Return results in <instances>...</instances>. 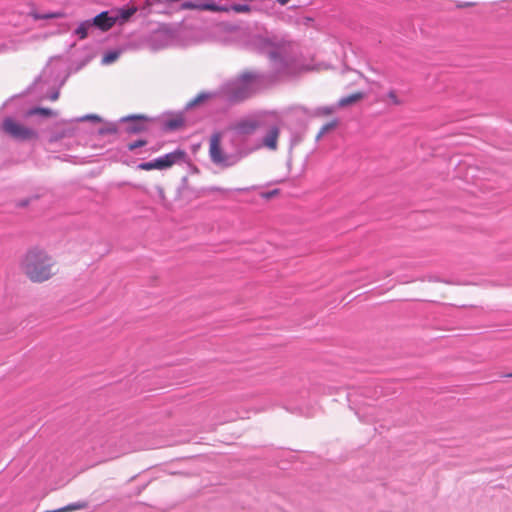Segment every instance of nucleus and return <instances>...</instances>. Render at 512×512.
Here are the masks:
<instances>
[{"label":"nucleus","instance_id":"23","mask_svg":"<svg viewBox=\"0 0 512 512\" xmlns=\"http://www.w3.org/2000/svg\"><path fill=\"white\" fill-rule=\"evenodd\" d=\"M80 121H94V122H101V117L96 114H89L81 117L79 119Z\"/></svg>","mask_w":512,"mask_h":512},{"label":"nucleus","instance_id":"13","mask_svg":"<svg viewBox=\"0 0 512 512\" xmlns=\"http://www.w3.org/2000/svg\"><path fill=\"white\" fill-rule=\"evenodd\" d=\"M34 115H41L44 117H52V116H55L56 113L50 108H41V107L32 108V109L28 110L26 113V116H34Z\"/></svg>","mask_w":512,"mask_h":512},{"label":"nucleus","instance_id":"29","mask_svg":"<svg viewBox=\"0 0 512 512\" xmlns=\"http://www.w3.org/2000/svg\"><path fill=\"white\" fill-rule=\"evenodd\" d=\"M275 194H277V190H275V191H273V192H271V193L263 194V196H264V197H266V198H269V197H271V196H273V195H275Z\"/></svg>","mask_w":512,"mask_h":512},{"label":"nucleus","instance_id":"20","mask_svg":"<svg viewBox=\"0 0 512 512\" xmlns=\"http://www.w3.org/2000/svg\"><path fill=\"white\" fill-rule=\"evenodd\" d=\"M119 54L117 52H109L104 55L103 63L110 64L114 62L118 58Z\"/></svg>","mask_w":512,"mask_h":512},{"label":"nucleus","instance_id":"15","mask_svg":"<svg viewBox=\"0 0 512 512\" xmlns=\"http://www.w3.org/2000/svg\"><path fill=\"white\" fill-rule=\"evenodd\" d=\"M87 507H88V503L87 502L79 501V502L71 503V504L66 505L64 507H61L60 511L61 512H72V511H77V510H83V509H86Z\"/></svg>","mask_w":512,"mask_h":512},{"label":"nucleus","instance_id":"12","mask_svg":"<svg viewBox=\"0 0 512 512\" xmlns=\"http://www.w3.org/2000/svg\"><path fill=\"white\" fill-rule=\"evenodd\" d=\"M382 101L387 105L400 106L404 101L399 97L396 90H389L382 98Z\"/></svg>","mask_w":512,"mask_h":512},{"label":"nucleus","instance_id":"24","mask_svg":"<svg viewBox=\"0 0 512 512\" xmlns=\"http://www.w3.org/2000/svg\"><path fill=\"white\" fill-rule=\"evenodd\" d=\"M209 98H210L209 94L201 93L191 102V104L192 105H196V104H199V103H201V102H203V101H205V100H207Z\"/></svg>","mask_w":512,"mask_h":512},{"label":"nucleus","instance_id":"19","mask_svg":"<svg viewBox=\"0 0 512 512\" xmlns=\"http://www.w3.org/2000/svg\"><path fill=\"white\" fill-rule=\"evenodd\" d=\"M33 17H34V19H37V20L38 19H50V18H62V17H64V14L61 12L44 14V15L33 14Z\"/></svg>","mask_w":512,"mask_h":512},{"label":"nucleus","instance_id":"31","mask_svg":"<svg viewBox=\"0 0 512 512\" xmlns=\"http://www.w3.org/2000/svg\"><path fill=\"white\" fill-rule=\"evenodd\" d=\"M44 512H61V511H60V508H59V509H55V510H47V511H44Z\"/></svg>","mask_w":512,"mask_h":512},{"label":"nucleus","instance_id":"28","mask_svg":"<svg viewBox=\"0 0 512 512\" xmlns=\"http://www.w3.org/2000/svg\"><path fill=\"white\" fill-rule=\"evenodd\" d=\"M58 98H59V92H58V91H55V92H53V93L50 95V100H51V101H56Z\"/></svg>","mask_w":512,"mask_h":512},{"label":"nucleus","instance_id":"17","mask_svg":"<svg viewBox=\"0 0 512 512\" xmlns=\"http://www.w3.org/2000/svg\"><path fill=\"white\" fill-rule=\"evenodd\" d=\"M228 8V6H226ZM229 11H234L236 13H249L251 11V7L246 4H233L229 7Z\"/></svg>","mask_w":512,"mask_h":512},{"label":"nucleus","instance_id":"14","mask_svg":"<svg viewBox=\"0 0 512 512\" xmlns=\"http://www.w3.org/2000/svg\"><path fill=\"white\" fill-rule=\"evenodd\" d=\"M92 27L90 21H84L79 24L77 29L75 30V34L81 39H85L88 36V30Z\"/></svg>","mask_w":512,"mask_h":512},{"label":"nucleus","instance_id":"1","mask_svg":"<svg viewBox=\"0 0 512 512\" xmlns=\"http://www.w3.org/2000/svg\"><path fill=\"white\" fill-rule=\"evenodd\" d=\"M19 266L25 277L37 284L51 280L58 273L56 260L47 250L40 247L28 249Z\"/></svg>","mask_w":512,"mask_h":512},{"label":"nucleus","instance_id":"16","mask_svg":"<svg viewBox=\"0 0 512 512\" xmlns=\"http://www.w3.org/2000/svg\"><path fill=\"white\" fill-rule=\"evenodd\" d=\"M337 125H338V121L337 120H333V121H331L329 123L324 124L321 127V129H320V131H319V133H318V135L316 137L317 140H319L321 137H323L328 131L335 129L337 127Z\"/></svg>","mask_w":512,"mask_h":512},{"label":"nucleus","instance_id":"18","mask_svg":"<svg viewBox=\"0 0 512 512\" xmlns=\"http://www.w3.org/2000/svg\"><path fill=\"white\" fill-rule=\"evenodd\" d=\"M117 127L115 124H108L105 127H102L99 129L100 135H107V134H116L117 133Z\"/></svg>","mask_w":512,"mask_h":512},{"label":"nucleus","instance_id":"21","mask_svg":"<svg viewBox=\"0 0 512 512\" xmlns=\"http://www.w3.org/2000/svg\"><path fill=\"white\" fill-rule=\"evenodd\" d=\"M333 112L334 108L329 106L320 107L316 110V114L320 116H328L331 115Z\"/></svg>","mask_w":512,"mask_h":512},{"label":"nucleus","instance_id":"6","mask_svg":"<svg viewBox=\"0 0 512 512\" xmlns=\"http://www.w3.org/2000/svg\"><path fill=\"white\" fill-rule=\"evenodd\" d=\"M127 134H139L148 130L152 119L145 115H128L121 118Z\"/></svg>","mask_w":512,"mask_h":512},{"label":"nucleus","instance_id":"9","mask_svg":"<svg viewBox=\"0 0 512 512\" xmlns=\"http://www.w3.org/2000/svg\"><path fill=\"white\" fill-rule=\"evenodd\" d=\"M280 130L278 127H272L263 139V144L270 150H276L278 147V138Z\"/></svg>","mask_w":512,"mask_h":512},{"label":"nucleus","instance_id":"8","mask_svg":"<svg viewBox=\"0 0 512 512\" xmlns=\"http://www.w3.org/2000/svg\"><path fill=\"white\" fill-rule=\"evenodd\" d=\"M90 22H91L92 26H95L102 31H108L109 29H111L114 26L116 19L113 17H110L108 15V12H101L100 14L95 16L93 18V20Z\"/></svg>","mask_w":512,"mask_h":512},{"label":"nucleus","instance_id":"2","mask_svg":"<svg viewBox=\"0 0 512 512\" xmlns=\"http://www.w3.org/2000/svg\"><path fill=\"white\" fill-rule=\"evenodd\" d=\"M255 79L256 76L253 73H243L240 78L224 88L226 100L229 103L235 104L248 99L253 94L251 84Z\"/></svg>","mask_w":512,"mask_h":512},{"label":"nucleus","instance_id":"4","mask_svg":"<svg viewBox=\"0 0 512 512\" xmlns=\"http://www.w3.org/2000/svg\"><path fill=\"white\" fill-rule=\"evenodd\" d=\"M185 155L183 150L178 149L152 161L140 163L138 169L144 171L167 169L183 160Z\"/></svg>","mask_w":512,"mask_h":512},{"label":"nucleus","instance_id":"5","mask_svg":"<svg viewBox=\"0 0 512 512\" xmlns=\"http://www.w3.org/2000/svg\"><path fill=\"white\" fill-rule=\"evenodd\" d=\"M209 157L217 166H230V157L222 147V134L220 132H214L209 138Z\"/></svg>","mask_w":512,"mask_h":512},{"label":"nucleus","instance_id":"11","mask_svg":"<svg viewBox=\"0 0 512 512\" xmlns=\"http://www.w3.org/2000/svg\"><path fill=\"white\" fill-rule=\"evenodd\" d=\"M258 123L254 120H243L236 123L233 129L241 134H251L258 128Z\"/></svg>","mask_w":512,"mask_h":512},{"label":"nucleus","instance_id":"32","mask_svg":"<svg viewBox=\"0 0 512 512\" xmlns=\"http://www.w3.org/2000/svg\"><path fill=\"white\" fill-rule=\"evenodd\" d=\"M509 377H512V373L508 375Z\"/></svg>","mask_w":512,"mask_h":512},{"label":"nucleus","instance_id":"3","mask_svg":"<svg viewBox=\"0 0 512 512\" xmlns=\"http://www.w3.org/2000/svg\"><path fill=\"white\" fill-rule=\"evenodd\" d=\"M3 131L10 137L19 141H29L38 138L35 130L15 121L12 118H5L2 123Z\"/></svg>","mask_w":512,"mask_h":512},{"label":"nucleus","instance_id":"10","mask_svg":"<svg viewBox=\"0 0 512 512\" xmlns=\"http://www.w3.org/2000/svg\"><path fill=\"white\" fill-rule=\"evenodd\" d=\"M365 98V93L361 91H357L355 93H352L348 96L342 97L339 99L337 106L339 108H345L348 106H352L360 101H362Z\"/></svg>","mask_w":512,"mask_h":512},{"label":"nucleus","instance_id":"22","mask_svg":"<svg viewBox=\"0 0 512 512\" xmlns=\"http://www.w3.org/2000/svg\"><path fill=\"white\" fill-rule=\"evenodd\" d=\"M147 144V141L146 140H137V141H134V142H131L128 144V149L130 151H133L139 147H142V146H145Z\"/></svg>","mask_w":512,"mask_h":512},{"label":"nucleus","instance_id":"26","mask_svg":"<svg viewBox=\"0 0 512 512\" xmlns=\"http://www.w3.org/2000/svg\"><path fill=\"white\" fill-rule=\"evenodd\" d=\"M181 124H182V122L180 120H172L167 123V127L169 129H176V128L180 127Z\"/></svg>","mask_w":512,"mask_h":512},{"label":"nucleus","instance_id":"30","mask_svg":"<svg viewBox=\"0 0 512 512\" xmlns=\"http://www.w3.org/2000/svg\"><path fill=\"white\" fill-rule=\"evenodd\" d=\"M290 0H277L280 5H286Z\"/></svg>","mask_w":512,"mask_h":512},{"label":"nucleus","instance_id":"7","mask_svg":"<svg viewBox=\"0 0 512 512\" xmlns=\"http://www.w3.org/2000/svg\"><path fill=\"white\" fill-rule=\"evenodd\" d=\"M180 9L182 10H201V11H212V12H229V8L226 6H220L215 3H195L192 1H186L182 3Z\"/></svg>","mask_w":512,"mask_h":512},{"label":"nucleus","instance_id":"27","mask_svg":"<svg viewBox=\"0 0 512 512\" xmlns=\"http://www.w3.org/2000/svg\"><path fill=\"white\" fill-rule=\"evenodd\" d=\"M475 3L474 2H466V3H458L456 6L458 8H466V7H471V6H474Z\"/></svg>","mask_w":512,"mask_h":512},{"label":"nucleus","instance_id":"25","mask_svg":"<svg viewBox=\"0 0 512 512\" xmlns=\"http://www.w3.org/2000/svg\"><path fill=\"white\" fill-rule=\"evenodd\" d=\"M157 192H158V195H159L161 203L163 205H166L167 204V197H166V193H165L164 188L162 186H157Z\"/></svg>","mask_w":512,"mask_h":512}]
</instances>
